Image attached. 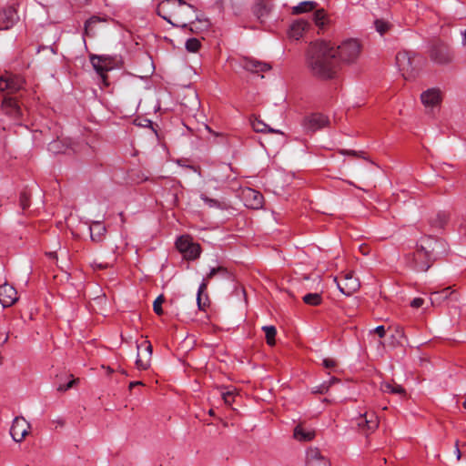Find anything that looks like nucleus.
I'll return each mask as SVG.
<instances>
[{"instance_id":"f257e3e1","label":"nucleus","mask_w":466,"mask_h":466,"mask_svg":"<svg viewBox=\"0 0 466 466\" xmlns=\"http://www.w3.org/2000/svg\"><path fill=\"white\" fill-rule=\"evenodd\" d=\"M307 66L318 78L324 80L334 78L339 68L334 59L332 44L325 40L311 43L307 51Z\"/></svg>"},{"instance_id":"f03ea898","label":"nucleus","mask_w":466,"mask_h":466,"mask_svg":"<svg viewBox=\"0 0 466 466\" xmlns=\"http://www.w3.org/2000/svg\"><path fill=\"white\" fill-rule=\"evenodd\" d=\"M157 13L175 27L187 28L188 22L197 19L195 7L185 0H162Z\"/></svg>"},{"instance_id":"7ed1b4c3","label":"nucleus","mask_w":466,"mask_h":466,"mask_svg":"<svg viewBox=\"0 0 466 466\" xmlns=\"http://www.w3.org/2000/svg\"><path fill=\"white\" fill-rule=\"evenodd\" d=\"M445 253L444 242L442 239L432 236H424L420 238L416 245V250L410 254L412 267L417 271H427L432 261L439 256Z\"/></svg>"},{"instance_id":"20e7f679","label":"nucleus","mask_w":466,"mask_h":466,"mask_svg":"<svg viewBox=\"0 0 466 466\" xmlns=\"http://www.w3.org/2000/svg\"><path fill=\"white\" fill-rule=\"evenodd\" d=\"M23 86L24 80L19 76L5 74L0 76V92L7 93L3 97L1 110L5 115L15 120H18L22 116V109L17 98L8 95L16 93L22 89Z\"/></svg>"},{"instance_id":"39448f33","label":"nucleus","mask_w":466,"mask_h":466,"mask_svg":"<svg viewBox=\"0 0 466 466\" xmlns=\"http://www.w3.org/2000/svg\"><path fill=\"white\" fill-rule=\"evenodd\" d=\"M332 51L334 52L336 65L339 69L343 65L355 63L360 55L361 47L357 40L347 39L337 46L332 45Z\"/></svg>"},{"instance_id":"423d86ee","label":"nucleus","mask_w":466,"mask_h":466,"mask_svg":"<svg viewBox=\"0 0 466 466\" xmlns=\"http://www.w3.org/2000/svg\"><path fill=\"white\" fill-rule=\"evenodd\" d=\"M422 57L410 51H400L396 55V66L406 80L413 79L422 64Z\"/></svg>"},{"instance_id":"0eeeda50","label":"nucleus","mask_w":466,"mask_h":466,"mask_svg":"<svg viewBox=\"0 0 466 466\" xmlns=\"http://www.w3.org/2000/svg\"><path fill=\"white\" fill-rule=\"evenodd\" d=\"M431 60L440 66H447L454 62L455 52L446 42L438 40L433 43L429 50Z\"/></svg>"},{"instance_id":"6e6552de","label":"nucleus","mask_w":466,"mask_h":466,"mask_svg":"<svg viewBox=\"0 0 466 466\" xmlns=\"http://www.w3.org/2000/svg\"><path fill=\"white\" fill-rule=\"evenodd\" d=\"M216 276H219L223 279H229L231 274L227 268L222 266L210 268L209 272L207 274L206 278L203 279L198 289L197 302L200 309H203L206 306V301H203L202 294L207 289L208 281Z\"/></svg>"},{"instance_id":"1a4fd4ad","label":"nucleus","mask_w":466,"mask_h":466,"mask_svg":"<svg viewBox=\"0 0 466 466\" xmlns=\"http://www.w3.org/2000/svg\"><path fill=\"white\" fill-rule=\"evenodd\" d=\"M177 250L183 254L187 260H194L200 256L199 244L192 242L188 236H181L176 241Z\"/></svg>"},{"instance_id":"9d476101","label":"nucleus","mask_w":466,"mask_h":466,"mask_svg":"<svg viewBox=\"0 0 466 466\" xmlns=\"http://www.w3.org/2000/svg\"><path fill=\"white\" fill-rule=\"evenodd\" d=\"M90 62L103 84L107 86L106 73L113 68V59L108 56L91 55Z\"/></svg>"},{"instance_id":"9b49d317","label":"nucleus","mask_w":466,"mask_h":466,"mask_svg":"<svg viewBox=\"0 0 466 466\" xmlns=\"http://www.w3.org/2000/svg\"><path fill=\"white\" fill-rule=\"evenodd\" d=\"M356 427L365 434L374 431L379 426L378 417L373 412L360 413L354 419Z\"/></svg>"},{"instance_id":"f8f14e48","label":"nucleus","mask_w":466,"mask_h":466,"mask_svg":"<svg viewBox=\"0 0 466 466\" xmlns=\"http://www.w3.org/2000/svg\"><path fill=\"white\" fill-rule=\"evenodd\" d=\"M272 9L273 3L271 0H257L251 7V12L257 21L260 25H264L268 21Z\"/></svg>"},{"instance_id":"ddd939ff","label":"nucleus","mask_w":466,"mask_h":466,"mask_svg":"<svg viewBox=\"0 0 466 466\" xmlns=\"http://www.w3.org/2000/svg\"><path fill=\"white\" fill-rule=\"evenodd\" d=\"M137 357L136 360V366L140 370H146L150 366L153 348L148 340H144L140 345H137Z\"/></svg>"},{"instance_id":"4468645a","label":"nucleus","mask_w":466,"mask_h":466,"mask_svg":"<svg viewBox=\"0 0 466 466\" xmlns=\"http://www.w3.org/2000/svg\"><path fill=\"white\" fill-rule=\"evenodd\" d=\"M30 428L29 422L24 417L17 416L13 420L10 434L15 442H21L29 433Z\"/></svg>"},{"instance_id":"2eb2a0df","label":"nucleus","mask_w":466,"mask_h":466,"mask_svg":"<svg viewBox=\"0 0 466 466\" xmlns=\"http://www.w3.org/2000/svg\"><path fill=\"white\" fill-rule=\"evenodd\" d=\"M329 122L326 116L320 113H313L304 117L302 126L307 132H315L328 126Z\"/></svg>"},{"instance_id":"dca6fc26","label":"nucleus","mask_w":466,"mask_h":466,"mask_svg":"<svg viewBox=\"0 0 466 466\" xmlns=\"http://www.w3.org/2000/svg\"><path fill=\"white\" fill-rule=\"evenodd\" d=\"M337 286L341 293L350 296L360 288V282L351 272H348L337 281Z\"/></svg>"},{"instance_id":"f3484780","label":"nucleus","mask_w":466,"mask_h":466,"mask_svg":"<svg viewBox=\"0 0 466 466\" xmlns=\"http://www.w3.org/2000/svg\"><path fill=\"white\" fill-rule=\"evenodd\" d=\"M420 101L426 108L439 106L442 101V93L440 88H429L421 93Z\"/></svg>"},{"instance_id":"a211bd4d","label":"nucleus","mask_w":466,"mask_h":466,"mask_svg":"<svg viewBox=\"0 0 466 466\" xmlns=\"http://www.w3.org/2000/svg\"><path fill=\"white\" fill-rule=\"evenodd\" d=\"M239 64L243 69L254 74L264 73L271 69L269 64L252 57H243Z\"/></svg>"},{"instance_id":"6ab92c4d","label":"nucleus","mask_w":466,"mask_h":466,"mask_svg":"<svg viewBox=\"0 0 466 466\" xmlns=\"http://www.w3.org/2000/svg\"><path fill=\"white\" fill-rule=\"evenodd\" d=\"M17 299V291L13 286L7 283L0 285V303L4 308L11 307Z\"/></svg>"},{"instance_id":"aec40b11","label":"nucleus","mask_w":466,"mask_h":466,"mask_svg":"<svg viewBox=\"0 0 466 466\" xmlns=\"http://www.w3.org/2000/svg\"><path fill=\"white\" fill-rule=\"evenodd\" d=\"M18 15L12 6H7L0 10V30H7L14 26L17 22Z\"/></svg>"},{"instance_id":"412c9836","label":"nucleus","mask_w":466,"mask_h":466,"mask_svg":"<svg viewBox=\"0 0 466 466\" xmlns=\"http://www.w3.org/2000/svg\"><path fill=\"white\" fill-rule=\"evenodd\" d=\"M243 198L246 201V206L253 208L258 209L262 207L263 205V196L258 191L252 189V188H247L243 191Z\"/></svg>"},{"instance_id":"4be33fe9","label":"nucleus","mask_w":466,"mask_h":466,"mask_svg":"<svg viewBox=\"0 0 466 466\" xmlns=\"http://www.w3.org/2000/svg\"><path fill=\"white\" fill-rule=\"evenodd\" d=\"M307 466H329L328 460L321 455L317 448H310L307 451L306 455Z\"/></svg>"},{"instance_id":"5701e85b","label":"nucleus","mask_w":466,"mask_h":466,"mask_svg":"<svg viewBox=\"0 0 466 466\" xmlns=\"http://www.w3.org/2000/svg\"><path fill=\"white\" fill-rule=\"evenodd\" d=\"M309 23L304 19L295 20L289 27V37L299 40L302 36L304 31L309 28Z\"/></svg>"},{"instance_id":"b1692460","label":"nucleus","mask_w":466,"mask_h":466,"mask_svg":"<svg viewBox=\"0 0 466 466\" xmlns=\"http://www.w3.org/2000/svg\"><path fill=\"white\" fill-rule=\"evenodd\" d=\"M312 21L315 25L318 27L319 32H323L327 26L329 25V18L324 9H317L313 15Z\"/></svg>"},{"instance_id":"393cba45","label":"nucleus","mask_w":466,"mask_h":466,"mask_svg":"<svg viewBox=\"0 0 466 466\" xmlns=\"http://www.w3.org/2000/svg\"><path fill=\"white\" fill-rule=\"evenodd\" d=\"M89 231L91 239L95 242H99L106 233V227L103 223L96 221L90 225Z\"/></svg>"},{"instance_id":"a878e982","label":"nucleus","mask_w":466,"mask_h":466,"mask_svg":"<svg viewBox=\"0 0 466 466\" xmlns=\"http://www.w3.org/2000/svg\"><path fill=\"white\" fill-rule=\"evenodd\" d=\"M318 3L315 1H303L292 7V15H299L313 11L317 8Z\"/></svg>"},{"instance_id":"bb28decb","label":"nucleus","mask_w":466,"mask_h":466,"mask_svg":"<svg viewBox=\"0 0 466 466\" xmlns=\"http://www.w3.org/2000/svg\"><path fill=\"white\" fill-rule=\"evenodd\" d=\"M449 220V215L444 211H439L431 218L430 224L434 228H443Z\"/></svg>"},{"instance_id":"cd10ccee","label":"nucleus","mask_w":466,"mask_h":466,"mask_svg":"<svg viewBox=\"0 0 466 466\" xmlns=\"http://www.w3.org/2000/svg\"><path fill=\"white\" fill-rule=\"evenodd\" d=\"M380 389L385 393L397 394L400 396H405L406 391L404 388L399 384L391 383V382H382Z\"/></svg>"},{"instance_id":"c85d7f7f","label":"nucleus","mask_w":466,"mask_h":466,"mask_svg":"<svg viewBox=\"0 0 466 466\" xmlns=\"http://www.w3.org/2000/svg\"><path fill=\"white\" fill-rule=\"evenodd\" d=\"M209 22L207 19L200 20L197 16V19H192L188 22L187 27L191 33H199L208 28Z\"/></svg>"},{"instance_id":"c756f323","label":"nucleus","mask_w":466,"mask_h":466,"mask_svg":"<svg viewBox=\"0 0 466 466\" xmlns=\"http://www.w3.org/2000/svg\"><path fill=\"white\" fill-rule=\"evenodd\" d=\"M293 436L299 441H309L315 437V432L312 431H306L300 425H298L294 429Z\"/></svg>"},{"instance_id":"7c9ffc66","label":"nucleus","mask_w":466,"mask_h":466,"mask_svg":"<svg viewBox=\"0 0 466 466\" xmlns=\"http://www.w3.org/2000/svg\"><path fill=\"white\" fill-rule=\"evenodd\" d=\"M251 126L254 131L256 132H269V133H277V134H282L279 130H276L273 128H270L266 123H264L262 120H259L258 118H255L251 120Z\"/></svg>"},{"instance_id":"2f4dec72","label":"nucleus","mask_w":466,"mask_h":466,"mask_svg":"<svg viewBox=\"0 0 466 466\" xmlns=\"http://www.w3.org/2000/svg\"><path fill=\"white\" fill-rule=\"evenodd\" d=\"M101 21H102V19L96 15L87 19L85 23L84 36L85 35L93 36L95 35V33L93 31L94 26L96 24L100 23Z\"/></svg>"},{"instance_id":"473e14b6","label":"nucleus","mask_w":466,"mask_h":466,"mask_svg":"<svg viewBox=\"0 0 466 466\" xmlns=\"http://www.w3.org/2000/svg\"><path fill=\"white\" fill-rule=\"evenodd\" d=\"M303 301L310 306H319L322 302V297L319 293H308L303 296Z\"/></svg>"},{"instance_id":"72a5a7b5","label":"nucleus","mask_w":466,"mask_h":466,"mask_svg":"<svg viewBox=\"0 0 466 466\" xmlns=\"http://www.w3.org/2000/svg\"><path fill=\"white\" fill-rule=\"evenodd\" d=\"M200 198L210 208H224V204L222 202L218 201V199L208 198L205 194H201Z\"/></svg>"},{"instance_id":"f704fd0d","label":"nucleus","mask_w":466,"mask_h":466,"mask_svg":"<svg viewBox=\"0 0 466 466\" xmlns=\"http://www.w3.org/2000/svg\"><path fill=\"white\" fill-rule=\"evenodd\" d=\"M201 47V41L198 38L192 37L186 41L185 48L187 52L196 53Z\"/></svg>"},{"instance_id":"c9c22d12","label":"nucleus","mask_w":466,"mask_h":466,"mask_svg":"<svg viewBox=\"0 0 466 466\" xmlns=\"http://www.w3.org/2000/svg\"><path fill=\"white\" fill-rule=\"evenodd\" d=\"M263 331L265 332L267 343L270 346L275 344V337L277 334V329L274 326H264L262 327Z\"/></svg>"},{"instance_id":"e433bc0d","label":"nucleus","mask_w":466,"mask_h":466,"mask_svg":"<svg viewBox=\"0 0 466 466\" xmlns=\"http://www.w3.org/2000/svg\"><path fill=\"white\" fill-rule=\"evenodd\" d=\"M451 295L450 288L444 289L441 292H435L431 295V300L434 304L436 301L446 299Z\"/></svg>"},{"instance_id":"4c0bfd02","label":"nucleus","mask_w":466,"mask_h":466,"mask_svg":"<svg viewBox=\"0 0 466 466\" xmlns=\"http://www.w3.org/2000/svg\"><path fill=\"white\" fill-rule=\"evenodd\" d=\"M165 301V298L163 295H159L154 301L153 303V309H154V312L160 316L163 314V309H162V304L163 302Z\"/></svg>"},{"instance_id":"58836bf2","label":"nucleus","mask_w":466,"mask_h":466,"mask_svg":"<svg viewBox=\"0 0 466 466\" xmlns=\"http://www.w3.org/2000/svg\"><path fill=\"white\" fill-rule=\"evenodd\" d=\"M375 27H376V30L380 35H383L389 29V25H388V23H386V22H384L382 20H376L375 21Z\"/></svg>"},{"instance_id":"ea45409f","label":"nucleus","mask_w":466,"mask_h":466,"mask_svg":"<svg viewBox=\"0 0 466 466\" xmlns=\"http://www.w3.org/2000/svg\"><path fill=\"white\" fill-rule=\"evenodd\" d=\"M322 365L327 370H333L338 366V362L334 359L325 358L322 360Z\"/></svg>"},{"instance_id":"a19ab883","label":"nucleus","mask_w":466,"mask_h":466,"mask_svg":"<svg viewBox=\"0 0 466 466\" xmlns=\"http://www.w3.org/2000/svg\"><path fill=\"white\" fill-rule=\"evenodd\" d=\"M76 380L75 379H72L71 380H69L66 384H60L58 387H57V390L58 391H66L69 389H71L73 387V385L75 384Z\"/></svg>"},{"instance_id":"79ce46f5","label":"nucleus","mask_w":466,"mask_h":466,"mask_svg":"<svg viewBox=\"0 0 466 466\" xmlns=\"http://www.w3.org/2000/svg\"><path fill=\"white\" fill-rule=\"evenodd\" d=\"M424 303V299L421 298H415L410 301V306L414 309L420 308Z\"/></svg>"},{"instance_id":"37998d69","label":"nucleus","mask_w":466,"mask_h":466,"mask_svg":"<svg viewBox=\"0 0 466 466\" xmlns=\"http://www.w3.org/2000/svg\"><path fill=\"white\" fill-rule=\"evenodd\" d=\"M329 389V385H327V382H323L319 386L315 388V392L324 394L326 393Z\"/></svg>"},{"instance_id":"c03bdc74","label":"nucleus","mask_w":466,"mask_h":466,"mask_svg":"<svg viewBox=\"0 0 466 466\" xmlns=\"http://www.w3.org/2000/svg\"><path fill=\"white\" fill-rule=\"evenodd\" d=\"M373 331L375 333H377L379 335L380 338H383L385 337V334H386V329H385V327L383 325H380L378 327H376Z\"/></svg>"},{"instance_id":"a18cd8bd","label":"nucleus","mask_w":466,"mask_h":466,"mask_svg":"<svg viewBox=\"0 0 466 466\" xmlns=\"http://www.w3.org/2000/svg\"><path fill=\"white\" fill-rule=\"evenodd\" d=\"M222 395L226 403L230 404L233 401L234 396L230 391L224 392Z\"/></svg>"},{"instance_id":"49530a36","label":"nucleus","mask_w":466,"mask_h":466,"mask_svg":"<svg viewBox=\"0 0 466 466\" xmlns=\"http://www.w3.org/2000/svg\"><path fill=\"white\" fill-rule=\"evenodd\" d=\"M58 141H54L52 143L49 144V151L53 152V153H58L59 152V148H58Z\"/></svg>"},{"instance_id":"de8ad7c7","label":"nucleus","mask_w":466,"mask_h":466,"mask_svg":"<svg viewBox=\"0 0 466 466\" xmlns=\"http://www.w3.org/2000/svg\"><path fill=\"white\" fill-rule=\"evenodd\" d=\"M454 453L456 455L457 460H460L462 456V451L460 449L459 441L455 442Z\"/></svg>"},{"instance_id":"09e8293b","label":"nucleus","mask_w":466,"mask_h":466,"mask_svg":"<svg viewBox=\"0 0 466 466\" xmlns=\"http://www.w3.org/2000/svg\"><path fill=\"white\" fill-rule=\"evenodd\" d=\"M20 202L23 209L26 208L29 206L28 199L25 194H22L20 197Z\"/></svg>"},{"instance_id":"8fccbe9b","label":"nucleus","mask_w":466,"mask_h":466,"mask_svg":"<svg viewBox=\"0 0 466 466\" xmlns=\"http://www.w3.org/2000/svg\"><path fill=\"white\" fill-rule=\"evenodd\" d=\"M92 267L94 268H99V269H103V268H106L108 267V264L107 263H97L96 261H94L92 263Z\"/></svg>"},{"instance_id":"3c124183","label":"nucleus","mask_w":466,"mask_h":466,"mask_svg":"<svg viewBox=\"0 0 466 466\" xmlns=\"http://www.w3.org/2000/svg\"><path fill=\"white\" fill-rule=\"evenodd\" d=\"M341 154L343 155H352V156H357L358 153L356 151H352V150H341Z\"/></svg>"},{"instance_id":"603ef678","label":"nucleus","mask_w":466,"mask_h":466,"mask_svg":"<svg viewBox=\"0 0 466 466\" xmlns=\"http://www.w3.org/2000/svg\"><path fill=\"white\" fill-rule=\"evenodd\" d=\"M461 37H462L461 44H462L463 46H466V29L461 31Z\"/></svg>"},{"instance_id":"864d4df0","label":"nucleus","mask_w":466,"mask_h":466,"mask_svg":"<svg viewBox=\"0 0 466 466\" xmlns=\"http://www.w3.org/2000/svg\"><path fill=\"white\" fill-rule=\"evenodd\" d=\"M338 381H339V380H338L337 378H335V377H331V378L329 379V380L327 382V385H329V386H330V385H332L333 383L338 382Z\"/></svg>"},{"instance_id":"5fc2aeb1","label":"nucleus","mask_w":466,"mask_h":466,"mask_svg":"<svg viewBox=\"0 0 466 466\" xmlns=\"http://www.w3.org/2000/svg\"><path fill=\"white\" fill-rule=\"evenodd\" d=\"M137 385H142V382L141 381H132L129 384V389H132L133 387L137 386Z\"/></svg>"},{"instance_id":"6e6d98bb","label":"nucleus","mask_w":466,"mask_h":466,"mask_svg":"<svg viewBox=\"0 0 466 466\" xmlns=\"http://www.w3.org/2000/svg\"><path fill=\"white\" fill-rule=\"evenodd\" d=\"M461 448L463 449L462 454H466V442L461 444Z\"/></svg>"},{"instance_id":"4d7b16f0","label":"nucleus","mask_w":466,"mask_h":466,"mask_svg":"<svg viewBox=\"0 0 466 466\" xmlns=\"http://www.w3.org/2000/svg\"><path fill=\"white\" fill-rule=\"evenodd\" d=\"M205 128H206L208 132L212 133V130H211V128H210L208 126H207V125H206V126H205Z\"/></svg>"},{"instance_id":"13d9d810","label":"nucleus","mask_w":466,"mask_h":466,"mask_svg":"<svg viewBox=\"0 0 466 466\" xmlns=\"http://www.w3.org/2000/svg\"><path fill=\"white\" fill-rule=\"evenodd\" d=\"M57 423H58L60 426H63V425H64V421H63L62 420H59L57 421Z\"/></svg>"},{"instance_id":"bf43d9fd","label":"nucleus","mask_w":466,"mask_h":466,"mask_svg":"<svg viewBox=\"0 0 466 466\" xmlns=\"http://www.w3.org/2000/svg\"><path fill=\"white\" fill-rule=\"evenodd\" d=\"M353 4H358L360 0H350Z\"/></svg>"},{"instance_id":"052dcab7","label":"nucleus","mask_w":466,"mask_h":466,"mask_svg":"<svg viewBox=\"0 0 466 466\" xmlns=\"http://www.w3.org/2000/svg\"><path fill=\"white\" fill-rule=\"evenodd\" d=\"M7 339H8V335H5V339H4V342H6V341H7Z\"/></svg>"},{"instance_id":"680f3d73","label":"nucleus","mask_w":466,"mask_h":466,"mask_svg":"<svg viewBox=\"0 0 466 466\" xmlns=\"http://www.w3.org/2000/svg\"><path fill=\"white\" fill-rule=\"evenodd\" d=\"M462 405L466 409V397H465V400L463 401Z\"/></svg>"}]
</instances>
